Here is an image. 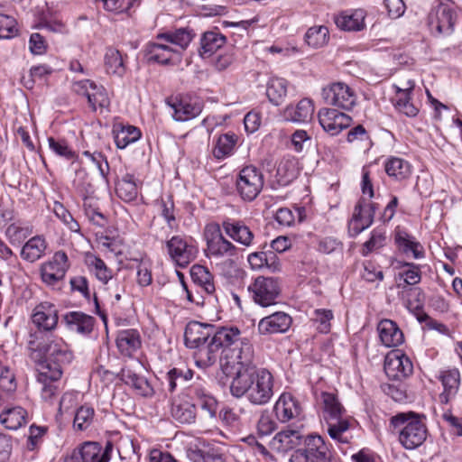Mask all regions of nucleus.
<instances>
[{
    "label": "nucleus",
    "mask_w": 462,
    "mask_h": 462,
    "mask_svg": "<svg viewBox=\"0 0 462 462\" xmlns=\"http://www.w3.org/2000/svg\"><path fill=\"white\" fill-rule=\"evenodd\" d=\"M95 411L92 407L88 406H81L79 407L75 414L74 418V427L79 430L87 429L94 417Z\"/></svg>",
    "instance_id": "obj_59"
},
{
    "label": "nucleus",
    "mask_w": 462,
    "mask_h": 462,
    "mask_svg": "<svg viewBox=\"0 0 462 462\" xmlns=\"http://www.w3.org/2000/svg\"><path fill=\"white\" fill-rule=\"evenodd\" d=\"M274 412L282 423L291 420L300 419L302 408L300 402L289 393H283L274 405Z\"/></svg>",
    "instance_id": "obj_21"
},
{
    "label": "nucleus",
    "mask_w": 462,
    "mask_h": 462,
    "mask_svg": "<svg viewBox=\"0 0 462 462\" xmlns=\"http://www.w3.org/2000/svg\"><path fill=\"white\" fill-rule=\"evenodd\" d=\"M225 234L236 243L250 247L254 239V234L244 221L226 218L220 225Z\"/></svg>",
    "instance_id": "obj_18"
},
{
    "label": "nucleus",
    "mask_w": 462,
    "mask_h": 462,
    "mask_svg": "<svg viewBox=\"0 0 462 462\" xmlns=\"http://www.w3.org/2000/svg\"><path fill=\"white\" fill-rule=\"evenodd\" d=\"M31 234L32 229L29 226H22L19 223H13L9 225L5 230L6 236L13 244H20Z\"/></svg>",
    "instance_id": "obj_58"
},
{
    "label": "nucleus",
    "mask_w": 462,
    "mask_h": 462,
    "mask_svg": "<svg viewBox=\"0 0 462 462\" xmlns=\"http://www.w3.org/2000/svg\"><path fill=\"white\" fill-rule=\"evenodd\" d=\"M221 228L217 222H209L204 227L205 255L210 260L222 261L238 253V248L223 236Z\"/></svg>",
    "instance_id": "obj_3"
},
{
    "label": "nucleus",
    "mask_w": 462,
    "mask_h": 462,
    "mask_svg": "<svg viewBox=\"0 0 462 462\" xmlns=\"http://www.w3.org/2000/svg\"><path fill=\"white\" fill-rule=\"evenodd\" d=\"M266 95L271 103L280 106L287 96V81L281 78H272L267 84Z\"/></svg>",
    "instance_id": "obj_45"
},
{
    "label": "nucleus",
    "mask_w": 462,
    "mask_h": 462,
    "mask_svg": "<svg viewBox=\"0 0 462 462\" xmlns=\"http://www.w3.org/2000/svg\"><path fill=\"white\" fill-rule=\"evenodd\" d=\"M72 90L76 94L87 97L92 111H97V108L103 109L109 106L110 100L106 88L101 85H97L90 79L73 82Z\"/></svg>",
    "instance_id": "obj_10"
},
{
    "label": "nucleus",
    "mask_w": 462,
    "mask_h": 462,
    "mask_svg": "<svg viewBox=\"0 0 462 462\" xmlns=\"http://www.w3.org/2000/svg\"><path fill=\"white\" fill-rule=\"evenodd\" d=\"M300 173L299 162L295 157H283L278 164L276 177L281 185L286 186Z\"/></svg>",
    "instance_id": "obj_34"
},
{
    "label": "nucleus",
    "mask_w": 462,
    "mask_h": 462,
    "mask_svg": "<svg viewBox=\"0 0 462 462\" xmlns=\"http://www.w3.org/2000/svg\"><path fill=\"white\" fill-rule=\"evenodd\" d=\"M306 448L301 454L306 462H330L328 447L320 436L310 435L305 439Z\"/></svg>",
    "instance_id": "obj_23"
},
{
    "label": "nucleus",
    "mask_w": 462,
    "mask_h": 462,
    "mask_svg": "<svg viewBox=\"0 0 462 462\" xmlns=\"http://www.w3.org/2000/svg\"><path fill=\"white\" fill-rule=\"evenodd\" d=\"M69 268L67 254L63 251H57L50 261L41 265L42 280L45 284L54 286L63 280Z\"/></svg>",
    "instance_id": "obj_11"
},
{
    "label": "nucleus",
    "mask_w": 462,
    "mask_h": 462,
    "mask_svg": "<svg viewBox=\"0 0 462 462\" xmlns=\"http://www.w3.org/2000/svg\"><path fill=\"white\" fill-rule=\"evenodd\" d=\"M415 87L414 81L409 80L403 88L394 86L396 95L393 99L394 107L402 114L414 117L418 115L419 109L411 102V95Z\"/></svg>",
    "instance_id": "obj_26"
},
{
    "label": "nucleus",
    "mask_w": 462,
    "mask_h": 462,
    "mask_svg": "<svg viewBox=\"0 0 462 462\" xmlns=\"http://www.w3.org/2000/svg\"><path fill=\"white\" fill-rule=\"evenodd\" d=\"M251 354L252 346L241 337L238 328L214 326L208 345L194 353L193 357L196 365L203 369L213 365L219 357L224 375H272L266 369L259 374L250 360Z\"/></svg>",
    "instance_id": "obj_1"
},
{
    "label": "nucleus",
    "mask_w": 462,
    "mask_h": 462,
    "mask_svg": "<svg viewBox=\"0 0 462 462\" xmlns=\"http://www.w3.org/2000/svg\"><path fill=\"white\" fill-rule=\"evenodd\" d=\"M102 3L103 8L114 14H123L130 10L139 0H95Z\"/></svg>",
    "instance_id": "obj_56"
},
{
    "label": "nucleus",
    "mask_w": 462,
    "mask_h": 462,
    "mask_svg": "<svg viewBox=\"0 0 462 462\" xmlns=\"http://www.w3.org/2000/svg\"><path fill=\"white\" fill-rule=\"evenodd\" d=\"M291 317L282 311L274 312L263 318L258 323V331L261 335L284 333L291 326Z\"/></svg>",
    "instance_id": "obj_22"
},
{
    "label": "nucleus",
    "mask_w": 462,
    "mask_h": 462,
    "mask_svg": "<svg viewBox=\"0 0 462 462\" xmlns=\"http://www.w3.org/2000/svg\"><path fill=\"white\" fill-rule=\"evenodd\" d=\"M144 51L150 62H157L162 65H176L181 60L180 52L162 43L148 42Z\"/></svg>",
    "instance_id": "obj_20"
},
{
    "label": "nucleus",
    "mask_w": 462,
    "mask_h": 462,
    "mask_svg": "<svg viewBox=\"0 0 462 462\" xmlns=\"http://www.w3.org/2000/svg\"><path fill=\"white\" fill-rule=\"evenodd\" d=\"M395 244L403 254H412L414 259H421L425 255L422 245L411 235L404 230H396L394 236Z\"/></svg>",
    "instance_id": "obj_29"
},
{
    "label": "nucleus",
    "mask_w": 462,
    "mask_h": 462,
    "mask_svg": "<svg viewBox=\"0 0 462 462\" xmlns=\"http://www.w3.org/2000/svg\"><path fill=\"white\" fill-rule=\"evenodd\" d=\"M116 192L125 202L134 201L138 196V184L133 174L126 173L116 183Z\"/></svg>",
    "instance_id": "obj_39"
},
{
    "label": "nucleus",
    "mask_w": 462,
    "mask_h": 462,
    "mask_svg": "<svg viewBox=\"0 0 462 462\" xmlns=\"http://www.w3.org/2000/svg\"><path fill=\"white\" fill-rule=\"evenodd\" d=\"M324 411L328 413L330 420H338L345 412V409L334 393H322L321 394Z\"/></svg>",
    "instance_id": "obj_51"
},
{
    "label": "nucleus",
    "mask_w": 462,
    "mask_h": 462,
    "mask_svg": "<svg viewBox=\"0 0 462 462\" xmlns=\"http://www.w3.org/2000/svg\"><path fill=\"white\" fill-rule=\"evenodd\" d=\"M16 33V21L12 16L0 14V39H10Z\"/></svg>",
    "instance_id": "obj_61"
},
{
    "label": "nucleus",
    "mask_w": 462,
    "mask_h": 462,
    "mask_svg": "<svg viewBox=\"0 0 462 462\" xmlns=\"http://www.w3.org/2000/svg\"><path fill=\"white\" fill-rule=\"evenodd\" d=\"M45 427L32 425L29 430L27 448L31 451L36 449L42 443V437L46 433Z\"/></svg>",
    "instance_id": "obj_64"
},
{
    "label": "nucleus",
    "mask_w": 462,
    "mask_h": 462,
    "mask_svg": "<svg viewBox=\"0 0 462 462\" xmlns=\"http://www.w3.org/2000/svg\"><path fill=\"white\" fill-rule=\"evenodd\" d=\"M301 434L298 429L278 432L271 440L270 447L278 453H286L300 444Z\"/></svg>",
    "instance_id": "obj_27"
},
{
    "label": "nucleus",
    "mask_w": 462,
    "mask_h": 462,
    "mask_svg": "<svg viewBox=\"0 0 462 462\" xmlns=\"http://www.w3.org/2000/svg\"><path fill=\"white\" fill-rule=\"evenodd\" d=\"M226 42L225 35L217 31L204 32L200 40L199 53L202 57L208 58L213 55L218 49L223 47Z\"/></svg>",
    "instance_id": "obj_37"
},
{
    "label": "nucleus",
    "mask_w": 462,
    "mask_h": 462,
    "mask_svg": "<svg viewBox=\"0 0 462 462\" xmlns=\"http://www.w3.org/2000/svg\"><path fill=\"white\" fill-rule=\"evenodd\" d=\"M171 412L172 418L180 423L189 424L196 419V406L188 400H174Z\"/></svg>",
    "instance_id": "obj_36"
},
{
    "label": "nucleus",
    "mask_w": 462,
    "mask_h": 462,
    "mask_svg": "<svg viewBox=\"0 0 462 462\" xmlns=\"http://www.w3.org/2000/svg\"><path fill=\"white\" fill-rule=\"evenodd\" d=\"M141 344L140 334L135 329H125L117 333L116 346L125 356H131L141 347Z\"/></svg>",
    "instance_id": "obj_31"
},
{
    "label": "nucleus",
    "mask_w": 462,
    "mask_h": 462,
    "mask_svg": "<svg viewBox=\"0 0 462 462\" xmlns=\"http://www.w3.org/2000/svg\"><path fill=\"white\" fill-rule=\"evenodd\" d=\"M60 377H37V382L41 387V396L44 401L52 399L59 393L63 384L60 381Z\"/></svg>",
    "instance_id": "obj_49"
},
{
    "label": "nucleus",
    "mask_w": 462,
    "mask_h": 462,
    "mask_svg": "<svg viewBox=\"0 0 462 462\" xmlns=\"http://www.w3.org/2000/svg\"><path fill=\"white\" fill-rule=\"evenodd\" d=\"M457 21V13L450 4L440 3L429 14V26L437 35H450Z\"/></svg>",
    "instance_id": "obj_6"
},
{
    "label": "nucleus",
    "mask_w": 462,
    "mask_h": 462,
    "mask_svg": "<svg viewBox=\"0 0 462 462\" xmlns=\"http://www.w3.org/2000/svg\"><path fill=\"white\" fill-rule=\"evenodd\" d=\"M319 123L323 130L334 136L350 126L352 118L335 108H322L318 113Z\"/></svg>",
    "instance_id": "obj_14"
},
{
    "label": "nucleus",
    "mask_w": 462,
    "mask_h": 462,
    "mask_svg": "<svg viewBox=\"0 0 462 462\" xmlns=\"http://www.w3.org/2000/svg\"><path fill=\"white\" fill-rule=\"evenodd\" d=\"M386 236L385 232L382 229H374L371 233L370 238L364 243L361 254L363 256H367L374 251H376L385 245Z\"/></svg>",
    "instance_id": "obj_53"
},
{
    "label": "nucleus",
    "mask_w": 462,
    "mask_h": 462,
    "mask_svg": "<svg viewBox=\"0 0 462 462\" xmlns=\"http://www.w3.org/2000/svg\"><path fill=\"white\" fill-rule=\"evenodd\" d=\"M248 291L256 304L265 308L277 303L281 286L275 278L258 276L248 286Z\"/></svg>",
    "instance_id": "obj_5"
},
{
    "label": "nucleus",
    "mask_w": 462,
    "mask_h": 462,
    "mask_svg": "<svg viewBox=\"0 0 462 462\" xmlns=\"http://www.w3.org/2000/svg\"><path fill=\"white\" fill-rule=\"evenodd\" d=\"M322 97L328 105L351 110L356 103L355 91L344 82H334L322 88Z\"/></svg>",
    "instance_id": "obj_9"
},
{
    "label": "nucleus",
    "mask_w": 462,
    "mask_h": 462,
    "mask_svg": "<svg viewBox=\"0 0 462 462\" xmlns=\"http://www.w3.org/2000/svg\"><path fill=\"white\" fill-rule=\"evenodd\" d=\"M122 381L131 386L141 396H152L155 392L159 377H122Z\"/></svg>",
    "instance_id": "obj_41"
},
{
    "label": "nucleus",
    "mask_w": 462,
    "mask_h": 462,
    "mask_svg": "<svg viewBox=\"0 0 462 462\" xmlns=\"http://www.w3.org/2000/svg\"><path fill=\"white\" fill-rule=\"evenodd\" d=\"M114 134L115 143L118 149H125L141 137L140 130L133 125L123 126L119 130H115Z\"/></svg>",
    "instance_id": "obj_47"
},
{
    "label": "nucleus",
    "mask_w": 462,
    "mask_h": 462,
    "mask_svg": "<svg viewBox=\"0 0 462 462\" xmlns=\"http://www.w3.org/2000/svg\"><path fill=\"white\" fill-rule=\"evenodd\" d=\"M109 457L101 454V446L97 442H85L75 449L66 462H108Z\"/></svg>",
    "instance_id": "obj_24"
},
{
    "label": "nucleus",
    "mask_w": 462,
    "mask_h": 462,
    "mask_svg": "<svg viewBox=\"0 0 462 462\" xmlns=\"http://www.w3.org/2000/svg\"><path fill=\"white\" fill-rule=\"evenodd\" d=\"M85 264L97 279L104 284H106L113 278V271L107 267L101 258L91 253L86 254Z\"/></svg>",
    "instance_id": "obj_40"
},
{
    "label": "nucleus",
    "mask_w": 462,
    "mask_h": 462,
    "mask_svg": "<svg viewBox=\"0 0 462 462\" xmlns=\"http://www.w3.org/2000/svg\"><path fill=\"white\" fill-rule=\"evenodd\" d=\"M66 328L73 334L89 337L94 330L96 319L83 311H69L63 316Z\"/></svg>",
    "instance_id": "obj_17"
},
{
    "label": "nucleus",
    "mask_w": 462,
    "mask_h": 462,
    "mask_svg": "<svg viewBox=\"0 0 462 462\" xmlns=\"http://www.w3.org/2000/svg\"><path fill=\"white\" fill-rule=\"evenodd\" d=\"M50 149L57 155L63 157L66 160H75L77 158L76 152L68 145L65 140H57L53 137L48 138Z\"/></svg>",
    "instance_id": "obj_57"
},
{
    "label": "nucleus",
    "mask_w": 462,
    "mask_h": 462,
    "mask_svg": "<svg viewBox=\"0 0 462 462\" xmlns=\"http://www.w3.org/2000/svg\"><path fill=\"white\" fill-rule=\"evenodd\" d=\"M252 377H232L229 388L233 396L240 398L248 394Z\"/></svg>",
    "instance_id": "obj_60"
},
{
    "label": "nucleus",
    "mask_w": 462,
    "mask_h": 462,
    "mask_svg": "<svg viewBox=\"0 0 462 462\" xmlns=\"http://www.w3.org/2000/svg\"><path fill=\"white\" fill-rule=\"evenodd\" d=\"M377 208L376 203L367 202L365 199L358 200L349 222V230L352 232V236L359 235L373 224Z\"/></svg>",
    "instance_id": "obj_13"
},
{
    "label": "nucleus",
    "mask_w": 462,
    "mask_h": 462,
    "mask_svg": "<svg viewBox=\"0 0 462 462\" xmlns=\"http://www.w3.org/2000/svg\"><path fill=\"white\" fill-rule=\"evenodd\" d=\"M105 67L108 74L123 77L125 73L124 59L120 51L115 48H107L105 53Z\"/></svg>",
    "instance_id": "obj_43"
},
{
    "label": "nucleus",
    "mask_w": 462,
    "mask_h": 462,
    "mask_svg": "<svg viewBox=\"0 0 462 462\" xmlns=\"http://www.w3.org/2000/svg\"><path fill=\"white\" fill-rule=\"evenodd\" d=\"M237 137L235 134L227 133L218 136L213 149V155L218 159H225L229 156L235 148Z\"/></svg>",
    "instance_id": "obj_46"
},
{
    "label": "nucleus",
    "mask_w": 462,
    "mask_h": 462,
    "mask_svg": "<svg viewBox=\"0 0 462 462\" xmlns=\"http://www.w3.org/2000/svg\"><path fill=\"white\" fill-rule=\"evenodd\" d=\"M83 155L88 157L98 169L100 175L106 180L109 172V165L106 158L99 152H90L89 151L83 152Z\"/></svg>",
    "instance_id": "obj_62"
},
{
    "label": "nucleus",
    "mask_w": 462,
    "mask_h": 462,
    "mask_svg": "<svg viewBox=\"0 0 462 462\" xmlns=\"http://www.w3.org/2000/svg\"><path fill=\"white\" fill-rule=\"evenodd\" d=\"M314 113V105L309 98H303L296 106H287L283 111L286 120L294 123L308 122Z\"/></svg>",
    "instance_id": "obj_30"
},
{
    "label": "nucleus",
    "mask_w": 462,
    "mask_h": 462,
    "mask_svg": "<svg viewBox=\"0 0 462 462\" xmlns=\"http://www.w3.org/2000/svg\"><path fill=\"white\" fill-rule=\"evenodd\" d=\"M264 178L263 172L254 165L244 167L236 176V189L245 201H253L263 189Z\"/></svg>",
    "instance_id": "obj_4"
},
{
    "label": "nucleus",
    "mask_w": 462,
    "mask_h": 462,
    "mask_svg": "<svg viewBox=\"0 0 462 462\" xmlns=\"http://www.w3.org/2000/svg\"><path fill=\"white\" fill-rule=\"evenodd\" d=\"M213 332L214 325L195 320L189 321L184 332L185 345L187 347L196 348L195 353H199L203 346L208 345Z\"/></svg>",
    "instance_id": "obj_12"
},
{
    "label": "nucleus",
    "mask_w": 462,
    "mask_h": 462,
    "mask_svg": "<svg viewBox=\"0 0 462 462\" xmlns=\"http://www.w3.org/2000/svg\"><path fill=\"white\" fill-rule=\"evenodd\" d=\"M273 395V377H252L247 394L248 401L254 405L266 404Z\"/></svg>",
    "instance_id": "obj_19"
},
{
    "label": "nucleus",
    "mask_w": 462,
    "mask_h": 462,
    "mask_svg": "<svg viewBox=\"0 0 462 462\" xmlns=\"http://www.w3.org/2000/svg\"><path fill=\"white\" fill-rule=\"evenodd\" d=\"M190 276L194 283L200 286L208 294L215 291L213 275L203 265L195 264L190 269Z\"/></svg>",
    "instance_id": "obj_44"
},
{
    "label": "nucleus",
    "mask_w": 462,
    "mask_h": 462,
    "mask_svg": "<svg viewBox=\"0 0 462 462\" xmlns=\"http://www.w3.org/2000/svg\"><path fill=\"white\" fill-rule=\"evenodd\" d=\"M383 370L386 375H410L413 372V365L410 358L404 355L387 356Z\"/></svg>",
    "instance_id": "obj_33"
},
{
    "label": "nucleus",
    "mask_w": 462,
    "mask_h": 462,
    "mask_svg": "<svg viewBox=\"0 0 462 462\" xmlns=\"http://www.w3.org/2000/svg\"><path fill=\"white\" fill-rule=\"evenodd\" d=\"M381 388L396 402H403L407 398L405 386L399 377H389V382L382 383Z\"/></svg>",
    "instance_id": "obj_52"
},
{
    "label": "nucleus",
    "mask_w": 462,
    "mask_h": 462,
    "mask_svg": "<svg viewBox=\"0 0 462 462\" xmlns=\"http://www.w3.org/2000/svg\"><path fill=\"white\" fill-rule=\"evenodd\" d=\"M46 249V240L42 236H35L23 245L21 257L29 263H34L45 254Z\"/></svg>",
    "instance_id": "obj_35"
},
{
    "label": "nucleus",
    "mask_w": 462,
    "mask_h": 462,
    "mask_svg": "<svg viewBox=\"0 0 462 462\" xmlns=\"http://www.w3.org/2000/svg\"><path fill=\"white\" fill-rule=\"evenodd\" d=\"M379 337L386 347H396L404 342V336L398 325L391 319H383L377 325Z\"/></svg>",
    "instance_id": "obj_25"
},
{
    "label": "nucleus",
    "mask_w": 462,
    "mask_h": 462,
    "mask_svg": "<svg viewBox=\"0 0 462 462\" xmlns=\"http://www.w3.org/2000/svg\"><path fill=\"white\" fill-rule=\"evenodd\" d=\"M335 422H328V433L329 437L341 443H347L348 440L343 435L349 429V422L347 420L342 419L335 420Z\"/></svg>",
    "instance_id": "obj_55"
},
{
    "label": "nucleus",
    "mask_w": 462,
    "mask_h": 462,
    "mask_svg": "<svg viewBox=\"0 0 462 462\" xmlns=\"http://www.w3.org/2000/svg\"><path fill=\"white\" fill-rule=\"evenodd\" d=\"M399 269H403L399 273V276L403 279L404 282L408 285L418 284L421 280V272L419 264L413 263L398 261Z\"/></svg>",
    "instance_id": "obj_50"
},
{
    "label": "nucleus",
    "mask_w": 462,
    "mask_h": 462,
    "mask_svg": "<svg viewBox=\"0 0 462 462\" xmlns=\"http://www.w3.org/2000/svg\"><path fill=\"white\" fill-rule=\"evenodd\" d=\"M58 320V310L51 302H40L32 310V321L39 330L51 331L55 329Z\"/></svg>",
    "instance_id": "obj_16"
},
{
    "label": "nucleus",
    "mask_w": 462,
    "mask_h": 462,
    "mask_svg": "<svg viewBox=\"0 0 462 462\" xmlns=\"http://www.w3.org/2000/svg\"><path fill=\"white\" fill-rule=\"evenodd\" d=\"M27 422V411L20 407L5 408L0 411V423L7 430H16Z\"/></svg>",
    "instance_id": "obj_32"
},
{
    "label": "nucleus",
    "mask_w": 462,
    "mask_h": 462,
    "mask_svg": "<svg viewBox=\"0 0 462 462\" xmlns=\"http://www.w3.org/2000/svg\"><path fill=\"white\" fill-rule=\"evenodd\" d=\"M194 36L195 33L191 29L180 28L173 32L159 33L157 39L179 46L181 50H185Z\"/></svg>",
    "instance_id": "obj_42"
},
{
    "label": "nucleus",
    "mask_w": 462,
    "mask_h": 462,
    "mask_svg": "<svg viewBox=\"0 0 462 462\" xmlns=\"http://www.w3.org/2000/svg\"><path fill=\"white\" fill-rule=\"evenodd\" d=\"M328 40V29L323 25L310 27L305 33V42L309 46L315 49L325 46Z\"/></svg>",
    "instance_id": "obj_48"
},
{
    "label": "nucleus",
    "mask_w": 462,
    "mask_h": 462,
    "mask_svg": "<svg viewBox=\"0 0 462 462\" xmlns=\"http://www.w3.org/2000/svg\"><path fill=\"white\" fill-rule=\"evenodd\" d=\"M42 349L49 354L50 359L43 361L42 365L52 373L62 374L64 373V366L69 365L73 359L72 352L62 338L51 340Z\"/></svg>",
    "instance_id": "obj_8"
},
{
    "label": "nucleus",
    "mask_w": 462,
    "mask_h": 462,
    "mask_svg": "<svg viewBox=\"0 0 462 462\" xmlns=\"http://www.w3.org/2000/svg\"><path fill=\"white\" fill-rule=\"evenodd\" d=\"M166 247L171 259L182 268L188 266L198 254L193 239L184 235L171 236L166 242Z\"/></svg>",
    "instance_id": "obj_7"
},
{
    "label": "nucleus",
    "mask_w": 462,
    "mask_h": 462,
    "mask_svg": "<svg viewBox=\"0 0 462 462\" xmlns=\"http://www.w3.org/2000/svg\"><path fill=\"white\" fill-rule=\"evenodd\" d=\"M314 321L318 324V329L321 333H328L330 330V320L333 313L329 310H316L314 311Z\"/></svg>",
    "instance_id": "obj_63"
},
{
    "label": "nucleus",
    "mask_w": 462,
    "mask_h": 462,
    "mask_svg": "<svg viewBox=\"0 0 462 462\" xmlns=\"http://www.w3.org/2000/svg\"><path fill=\"white\" fill-rule=\"evenodd\" d=\"M167 104L172 108L174 120L185 122L193 119L200 115L203 109L202 103L189 97H176L168 100Z\"/></svg>",
    "instance_id": "obj_15"
},
{
    "label": "nucleus",
    "mask_w": 462,
    "mask_h": 462,
    "mask_svg": "<svg viewBox=\"0 0 462 462\" xmlns=\"http://www.w3.org/2000/svg\"><path fill=\"white\" fill-rule=\"evenodd\" d=\"M384 170L387 175L398 181L408 179L411 174L410 163L399 157H391L384 163Z\"/></svg>",
    "instance_id": "obj_38"
},
{
    "label": "nucleus",
    "mask_w": 462,
    "mask_h": 462,
    "mask_svg": "<svg viewBox=\"0 0 462 462\" xmlns=\"http://www.w3.org/2000/svg\"><path fill=\"white\" fill-rule=\"evenodd\" d=\"M365 16L364 9L345 11L335 16V23L344 31H361L365 27Z\"/></svg>",
    "instance_id": "obj_28"
},
{
    "label": "nucleus",
    "mask_w": 462,
    "mask_h": 462,
    "mask_svg": "<svg viewBox=\"0 0 462 462\" xmlns=\"http://www.w3.org/2000/svg\"><path fill=\"white\" fill-rule=\"evenodd\" d=\"M424 415L413 411L401 412L391 418V424L399 430V440L407 449L420 447L427 439V427L422 421Z\"/></svg>",
    "instance_id": "obj_2"
},
{
    "label": "nucleus",
    "mask_w": 462,
    "mask_h": 462,
    "mask_svg": "<svg viewBox=\"0 0 462 462\" xmlns=\"http://www.w3.org/2000/svg\"><path fill=\"white\" fill-rule=\"evenodd\" d=\"M443 386V392L439 394V401L443 404L448 403L458 390L460 384L459 377H439Z\"/></svg>",
    "instance_id": "obj_54"
}]
</instances>
